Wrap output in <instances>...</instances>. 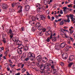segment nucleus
I'll return each mask as SVG.
<instances>
[{"mask_svg":"<svg viewBox=\"0 0 75 75\" xmlns=\"http://www.w3.org/2000/svg\"><path fill=\"white\" fill-rule=\"evenodd\" d=\"M66 17L67 18V23H69L70 22V20H69L70 18H69V15H67Z\"/></svg>","mask_w":75,"mask_h":75,"instance_id":"20","label":"nucleus"},{"mask_svg":"<svg viewBox=\"0 0 75 75\" xmlns=\"http://www.w3.org/2000/svg\"><path fill=\"white\" fill-rule=\"evenodd\" d=\"M63 11L64 14H67V13H68L69 10V8H67V7H63Z\"/></svg>","mask_w":75,"mask_h":75,"instance_id":"2","label":"nucleus"},{"mask_svg":"<svg viewBox=\"0 0 75 75\" xmlns=\"http://www.w3.org/2000/svg\"><path fill=\"white\" fill-rule=\"evenodd\" d=\"M38 29L39 30H41L42 29V27L40 25L38 27Z\"/></svg>","mask_w":75,"mask_h":75,"instance_id":"26","label":"nucleus"},{"mask_svg":"<svg viewBox=\"0 0 75 75\" xmlns=\"http://www.w3.org/2000/svg\"><path fill=\"white\" fill-rule=\"evenodd\" d=\"M8 34V33H10V34H11V35H13V31H12V30L11 29H10L9 30V31L7 33Z\"/></svg>","mask_w":75,"mask_h":75,"instance_id":"22","label":"nucleus"},{"mask_svg":"<svg viewBox=\"0 0 75 75\" xmlns=\"http://www.w3.org/2000/svg\"><path fill=\"white\" fill-rule=\"evenodd\" d=\"M31 19L33 21H35L36 20V18L34 16L31 17Z\"/></svg>","mask_w":75,"mask_h":75,"instance_id":"17","label":"nucleus"},{"mask_svg":"<svg viewBox=\"0 0 75 75\" xmlns=\"http://www.w3.org/2000/svg\"><path fill=\"white\" fill-rule=\"evenodd\" d=\"M23 50L25 51H28V46H25L23 48Z\"/></svg>","mask_w":75,"mask_h":75,"instance_id":"16","label":"nucleus"},{"mask_svg":"<svg viewBox=\"0 0 75 75\" xmlns=\"http://www.w3.org/2000/svg\"><path fill=\"white\" fill-rule=\"evenodd\" d=\"M19 54H22V50L21 49H18L17 50Z\"/></svg>","mask_w":75,"mask_h":75,"instance_id":"23","label":"nucleus"},{"mask_svg":"<svg viewBox=\"0 0 75 75\" xmlns=\"http://www.w3.org/2000/svg\"><path fill=\"white\" fill-rule=\"evenodd\" d=\"M60 13L62 14H63V11H62V10H60Z\"/></svg>","mask_w":75,"mask_h":75,"instance_id":"52","label":"nucleus"},{"mask_svg":"<svg viewBox=\"0 0 75 75\" xmlns=\"http://www.w3.org/2000/svg\"><path fill=\"white\" fill-rule=\"evenodd\" d=\"M42 58V57L41 56V55H39L37 57L36 59L37 61H40Z\"/></svg>","mask_w":75,"mask_h":75,"instance_id":"11","label":"nucleus"},{"mask_svg":"<svg viewBox=\"0 0 75 75\" xmlns=\"http://www.w3.org/2000/svg\"><path fill=\"white\" fill-rule=\"evenodd\" d=\"M74 21H75V18L71 19L72 22Z\"/></svg>","mask_w":75,"mask_h":75,"instance_id":"56","label":"nucleus"},{"mask_svg":"<svg viewBox=\"0 0 75 75\" xmlns=\"http://www.w3.org/2000/svg\"><path fill=\"white\" fill-rule=\"evenodd\" d=\"M61 66H62V67H63V66L64 65V63L63 62H61Z\"/></svg>","mask_w":75,"mask_h":75,"instance_id":"44","label":"nucleus"},{"mask_svg":"<svg viewBox=\"0 0 75 75\" xmlns=\"http://www.w3.org/2000/svg\"><path fill=\"white\" fill-rule=\"evenodd\" d=\"M66 45L65 44V43H62L60 45V47H62V48H64V47H65Z\"/></svg>","mask_w":75,"mask_h":75,"instance_id":"19","label":"nucleus"},{"mask_svg":"<svg viewBox=\"0 0 75 75\" xmlns=\"http://www.w3.org/2000/svg\"><path fill=\"white\" fill-rule=\"evenodd\" d=\"M21 29L22 31H24V28H23V27H22Z\"/></svg>","mask_w":75,"mask_h":75,"instance_id":"61","label":"nucleus"},{"mask_svg":"<svg viewBox=\"0 0 75 75\" xmlns=\"http://www.w3.org/2000/svg\"><path fill=\"white\" fill-rule=\"evenodd\" d=\"M9 11L10 12H13V11H14V9L11 8H9Z\"/></svg>","mask_w":75,"mask_h":75,"instance_id":"32","label":"nucleus"},{"mask_svg":"<svg viewBox=\"0 0 75 75\" xmlns=\"http://www.w3.org/2000/svg\"><path fill=\"white\" fill-rule=\"evenodd\" d=\"M61 15L59 14L58 15V16L57 15H56L54 16L56 18H58L59 17H61Z\"/></svg>","mask_w":75,"mask_h":75,"instance_id":"31","label":"nucleus"},{"mask_svg":"<svg viewBox=\"0 0 75 75\" xmlns=\"http://www.w3.org/2000/svg\"><path fill=\"white\" fill-rule=\"evenodd\" d=\"M67 43L68 44H71V42H70V41H69L67 42Z\"/></svg>","mask_w":75,"mask_h":75,"instance_id":"64","label":"nucleus"},{"mask_svg":"<svg viewBox=\"0 0 75 75\" xmlns=\"http://www.w3.org/2000/svg\"><path fill=\"white\" fill-rule=\"evenodd\" d=\"M27 71V70L26 69H25V68H23L22 70V73H24L25 71Z\"/></svg>","mask_w":75,"mask_h":75,"instance_id":"30","label":"nucleus"},{"mask_svg":"<svg viewBox=\"0 0 75 75\" xmlns=\"http://www.w3.org/2000/svg\"><path fill=\"white\" fill-rule=\"evenodd\" d=\"M50 34H52L51 33V31H48L46 32V33L45 34L46 35H49L50 34Z\"/></svg>","mask_w":75,"mask_h":75,"instance_id":"14","label":"nucleus"},{"mask_svg":"<svg viewBox=\"0 0 75 75\" xmlns=\"http://www.w3.org/2000/svg\"><path fill=\"white\" fill-rule=\"evenodd\" d=\"M44 58H45V60H46V62H47V61H48V59H47V57H45Z\"/></svg>","mask_w":75,"mask_h":75,"instance_id":"46","label":"nucleus"},{"mask_svg":"<svg viewBox=\"0 0 75 75\" xmlns=\"http://www.w3.org/2000/svg\"><path fill=\"white\" fill-rule=\"evenodd\" d=\"M13 35H11H11H10V38H11H11H12V37H13Z\"/></svg>","mask_w":75,"mask_h":75,"instance_id":"41","label":"nucleus"},{"mask_svg":"<svg viewBox=\"0 0 75 75\" xmlns=\"http://www.w3.org/2000/svg\"><path fill=\"white\" fill-rule=\"evenodd\" d=\"M13 41L14 42H16L17 41V39L16 38H13Z\"/></svg>","mask_w":75,"mask_h":75,"instance_id":"36","label":"nucleus"},{"mask_svg":"<svg viewBox=\"0 0 75 75\" xmlns=\"http://www.w3.org/2000/svg\"><path fill=\"white\" fill-rule=\"evenodd\" d=\"M53 72H54V74L55 73H56V70L55 69H53Z\"/></svg>","mask_w":75,"mask_h":75,"instance_id":"45","label":"nucleus"},{"mask_svg":"<svg viewBox=\"0 0 75 75\" xmlns=\"http://www.w3.org/2000/svg\"><path fill=\"white\" fill-rule=\"evenodd\" d=\"M62 57L64 59H65L68 58V54L66 53H64L63 54Z\"/></svg>","mask_w":75,"mask_h":75,"instance_id":"3","label":"nucleus"},{"mask_svg":"<svg viewBox=\"0 0 75 75\" xmlns=\"http://www.w3.org/2000/svg\"><path fill=\"white\" fill-rule=\"evenodd\" d=\"M7 51H9V49H8V50H6V52H5V54H7Z\"/></svg>","mask_w":75,"mask_h":75,"instance_id":"47","label":"nucleus"},{"mask_svg":"<svg viewBox=\"0 0 75 75\" xmlns=\"http://www.w3.org/2000/svg\"><path fill=\"white\" fill-rule=\"evenodd\" d=\"M61 20H62V18L59 19L58 20V21H61Z\"/></svg>","mask_w":75,"mask_h":75,"instance_id":"63","label":"nucleus"},{"mask_svg":"<svg viewBox=\"0 0 75 75\" xmlns=\"http://www.w3.org/2000/svg\"><path fill=\"white\" fill-rule=\"evenodd\" d=\"M29 59V58H26L25 59V61H28V60Z\"/></svg>","mask_w":75,"mask_h":75,"instance_id":"51","label":"nucleus"},{"mask_svg":"<svg viewBox=\"0 0 75 75\" xmlns=\"http://www.w3.org/2000/svg\"><path fill=\"white\" fill-rule=\"evenodd\" d=\"M14 3L12 4L11 6L12 7H14Z\"/></svg>","mask_w":75,"mask_h":75,"instance_id":"55","label":"nucleus"},{"mask_svg":"<svg viewBox=\"0 0 75 75\" xmlns=\"http://www.w3.org/2000/svg\"><path fill=\"white\" fill-rule=\"evenodd\" d=\"M2 7L3 9H6L8 8V6L7 4H3L2 5Z\"/></svg>","mask_w":75,"mask_h":75,"instance_id":"5","label":"nucleus"},{"mask_svg":"<svg viewBox=\"0 0 75 75\" xmlns=\"http://www.w3.org/2000/svg\"><path fill=\"white\" fill-rule=\"evenodd\" d=\"M64 35H65L66 38H68V37L67 36V34L66 33H64Z\"/></svg>","mask_w":75,"mask_h":75,"instance_id":"42","label":"nucleus"},{"mask_svg":"<svg viewBox=\"0 0 75 75\" xmlns=\"http://www.w3.org/2000/svg\"><path fill=\"white\" fill-rule=\"evenodd\" d=\"M74 57L73 56L71 55L70 56L69 58V61H73V59H74Z\"/></svg>","mask_w":75,"mask_h":75,"instance_id":"15","label":"nucleus"},{"mask_svg":"<svg viewBox=\"0 0 75 75\" xmlns=\"http://www.w3.org/2000/svg\"><path fill=\"white\" fill-rule=\"evenodd\" d=\"M72 4H70V5H69L67 6L68 7H70V8H72Z\"/></svg>","mask_w":75,"mask_h":75,"instance_id":"35","label":"nucleus"},{"mask_svg":"<svg viewBox=\"0 0 75 75\" xmlns=\"http://www.w3.org/2000/svg\"><path fill=\"white\" fill-rule=\"evenodd\" d=\"M42 30L43 32H45L46 31V29L44 28Z\"/></svg>","mask_w":75,"mask_h":75,"instance_id":"48","label":"nucleus"},{"mask_svg":"<svg viewBox=\"0 0 75 75\" xmlns=\"http://www.w3.org/2000/svg\"><path fill=\"white\" fill-rule=\"evenodd\" d=\"M20 75V73L19 72L17 74H16L15 75Z\"/></svg>","mask_w":75,"mask_h":75,"instance_id":"58","label":"nucleus"},{"mask_svg":"<svg viewBox=\"0 0 75 75\" xmlns=\"http://www.w3.org/2000/svg\"><path fill=\"white\" fill-rule=\"evenodd\" d=\"M18 8H19V11H18V13H21V12H22V9L23 8V7L21 6H18Z\"/></svg>","mask_w":75,"mask_h":75,"instance_id":"8","label":"nucleus"},{"mask_svg":"<svg viewBox=\"0 0 75 75\" xmlns=\"http://www.w3.org/2000/svg\"><path fill=\"white\" fill-rule=\"evenodd\" d=\"M67 47H66V48L64 49V50L65 52H67V51L68 50V48H67Z\"/></svg>","mask_w":75,"mask_h":75,"instance_id":"28","label":"nucleus"},{"mask_svg":"<svg viewBox=\"0 0 75 75\" xmlns=\"http://www.w3.org/2000/svg\"><path fill=\"white\" fill-rule=\"evenodd\" d=\"M8 62H9L10 63H11V64H13V63L12 62L11 60L10 59H9L8 60Z\"/></svg>","mask_w":75,"mask_h":75,"instance_id":"38","label":"nucleus"},{"mask_svg":"<svg viewBox=\"0 0 75 75\" xmlns=\"http://www.w3.org/2000/svg\"><path fill=\"white\" fill-rule=\"evenodd\" d=\"M9 65H10V67H11L12 68H13V67H14V66H13V65H12V64H10Z\"/></svg>","mask_w":75,"mask_h":75,"instance_id":"49","label":"nucleus"},{"mask_svg":"<svg viewBox=\"0 0 75 75\" xmlns=\"http://www.w3.org/2000/svg\"><path fill=\"white\" fill-rule=\"evenodd\" d=\"M38 35L39 36H42L43 35V33H42V31H41L40 32H38Z\"/></svg>","mask_w":75,"mask_h":75,"instance_id":"24","label":"nucleus"},{"mask_svg":"<svg viewBox=\"0 0 75 75\" xmlns=\"http://www.w3.org/2000/svg\"><path fill=\"white\" fill-rule=\"evenodd\" d=\"M24 64H23L22 65V66L21 67V68H23V67H24Z\"/></svg>","mask_w":75,"mask_h":75,"instance_id":"54","label":"nucleus"},{"mask_svg":"<svg viewBox=\"0 0 75 75\" xmlns=\"http://www.w3.org/2000/svg\"><path fill=\"white\" fill-rule=\"evenodd\" d=\"M55 18H54V17L52 16V20H54Z\"/></svg>","mask_w":75,"mask_h":75,"instance_id":"62","label":"nucleus"},{"mask_svg":"<svg viewBox=\"0 0 75 75\" xmlns=\"http://www.w3.org/2000/svg\"><path fill=\"white\" fill-rule=\"evenodd\" d=\"M16 44L17 45H18V46L20 45H22V42L18 40V41L16 42Z\"/></svg>","mask_w":75,"mask_h":75,"instance_id":"9","label":"nucleus"},{"mask_svg":"<svg viewBox=\"0 0 75 75\" xmlns=\"http://www.w3.org/2000/svg\"><path fill=\"white\" fill-rule=\"evenodd\" d=\"M40 15L39 14H38L36 16V18L37 20L40 21Z\"/></svg>","mask_w":75,"mask_h":75,"instance_id":"13","label":"nucleus"},{"mask_svg":"<svg viewBox=\"0 0 75 75\" xmlns=\"http://www.w3.org/2000/svg\"><path fill=\"white\" fill-rule=\"evenodd\" d=\"M45 66V69H50V66H49V65L48 63H46L44 64Z\"/></svg>","mask_w":75,"mask_h":75,"instance_id":"4","label":"nucleus"},{"mask_svg":"<svg viewBox=\"0 0 75 75\" xmlns=\"http://www.w3.org/2000/svg\"><path fill=\"white\" fill-rule=\"evenodd\" d=\"M7 71H10V68H9V67H8L7 68Z\"/></svg>","mask_w":75,"mask_h":75,"instance_id":"53","label":"nucleus"},{"mask_svg":"<svg viewBox=\"0 0 75 75\" xmlns=\"http://www.w3.org/2000/svg\"><path fill=\"white\" fill-rule=\"evenodd\" d=\"M40 69H41V70H44V69H45V66H44V64H42L41 66Z\"/></svg>","mask_w":75,"mask_h":75,"instance_id":"21","label":"nucleus"},{"mask_svg":"<svg viewBox=\"0 0 75 75\" xmlns=\"http://www.w3.org/2000/svg\"><path fill=\"white\" fill-rule=\"evenodd\" d=\"M26 73H27V75H33V74H30L28 71H26Z\"/></svg>","mask_w":75,"mask_h":75,"instance_id":"50","label":"nucleus"},{"mask_svg":"<svg viewBox=\"0 0 75 75\" xmlns=\"http://www.w3.org/2000/svg\"><path fill=\"white\" fill-rule=\"evenodd\" d=\"M74 15H73L70 14V15H69V17H71V20H72V19H74Z\"/></svg>","mask_w":75,"mask_h":75,"instance_id":"25","label":"nucleus"},{"mask_svg":"<svg viewBox=\"0 0 75 75\" xmlns=\"http://www.w3.org/2000/svg\"><path fill=\"white\" fill-rule=\"evenodd\" d=\"M32 31H33V32L35 31V28L34 27H33L32 28Z\"/></svg>","mask_w":75,"mask_h":75,"instance_id":"33","label":"nucleus"},{"mask_svg":"<svg viewBox=\"0 0 75 75\" xmlns=\"http://www.w3.org/2000/svg\"><path fill=\"white\" fill-rule=\"evenodd\" d=\"M55 49H56L57 50L59 48H58V46L57 45H56L55 46Z\"/></svg>","mask_w":75,"mask_h":75,"instance_id":"40","label":"nucleus"},{"mask_svg":"<svg viewBox=\"0 0 75 75\" xmlns=\"http://www.w3.org/2000/svg\"><path fill=\"white\" fill-rule=\"evenodd\" d=\"M43 3L45 5H46V4H47V3H49V0H45L44 1Z\"/></svg>","mask_w":75,"mask_h":75,"instance_id":"18","label":"nucleus"},{"mask_svg":"<svg viewBox=\"0 0 75 75\" xmlns=\"http://www.w3.org/2000/svg\"><path fill=\"white\" fill-rule=\"evenodd\" d=\"M28 57L29 58V59L31 61H34V59L35 57V54L34 53L32 54L31 52H29L28 54Z\"/></svg>","mask_w":75,"mask_h":75,"instance_id":"1","label":"nucleus"},{"mask_svg":"<svg viewBox=\"0 0 75 75\" xmlns=\"http://www.w3.org/2000/svg\"><path fill=\"white\" fill-rule=\"evenodd\" d=\"M13 33V35H16V31L13 30L12 31Z\"/></svg>","mask_w":75,"mask_h":75,"instance_id":"37","label":"nucleus"},{"mask_svg":"<svg viewBox=\"0 0 75 75\" xmlns=\"http://www.w3.org/2000/svg\"><path fill=\"white\" fill-rule=\"evenodd\" d=\"M40 20H45V18L44 17V16L43 15H40Z\"/></svg>","mask_w":75,"mask_h":75,"instance_id":"10","label":"nucleus"},{"mask_svg":"<svg viewBox=\"0 0 75 75\" xmlns=\"http://www.w3.org/2000/svg\"><path fill=\"white\" fill-rule=\"evenodd\" d=\"M52 36H53L52 34H51L50 38H48L46 40V41H47V42H49L50 41V39L51 40L52 39Z\"/></svg>","mask_w":75,"mask_h":75,"instance_id":"7","label":"nucleus"},{"mask_svg":"<svg viewBox=\"0 0 75 75\" xmlns=\"http://www.w3.org/2000/svg\"><path fill=\"white\" fill-rule=\"evenodd\" d=\"M64 24V22L63 21H62L60 22V24L61 25H63Z\"/></svg>","mask_w":75,"mask_h":75,"instance_id":"39","label":"nucleus"},{"mask_svg":"<svg viewBox=\"0 0 75 75\" xmlns=\"http://www.w3.org/2000/svg\"><path fill=\"white\" fill-rule=\"evenodd\" d=\"M21 70V69H16V71H20Z\"/></svg>","mask_w":75,"mask_h":75,"instance_id":"59","label":"nucleus"},{"mask_svg":"<svg viewBox=\"0 0 75 75\" xmlns=\"http://www.w3.org/2000/svg\"><path fill=\"white\" fill-rule=\"evenodd\" d=\"M72 65H73V63H70L68 64V67L69 68H71Z\"/></svg>","mask_w":75,"mask_h":75,"instance_id":"27","label":"nucleus"},{"mask_svg":"<svg viewBox=\"0 0 75 75\" xmlns=\"http://www.w3.org/2000/svg\"><path fill=\"white\" fill-rule=\"evenodd\" d=\"M3 41L4 43H6V39H5V38H3Z\"/></svg>","mask_w":75,"mask_h":75,"instance_id":"34","label":"nucleus"},{"mask_svg":"<svg viewBox=\"0 0 75 75\" xmlns=\"http://www.w3.org/2000/svg\"><path fill=\"white\" fill-rule=\"evenodd\" d=\"M40 26V23H38L36 24V27H38Z\"/></svg>","mask_w":75,"mask_h":75,"instance_id":"29","label":"nucleus"},{"mask_svg":"<svg viewBox=\"0 0 75 75\" xmlns=\"http://www.w3.org/2000/svg\"><path fill=\"white\" fill-rule=\"evenodd\" d=\"M47 29H48L49 30H51V28H50V27H48L47 28Z\"/></svg>","mask_w":75,"mask_h":75,"instance_id":"60","label":"nucleus"},{"mask_svg":"<svg viewBox=\"0 0 75 75\" xmlns=\"http://www.w3.org/2000/svg\"><path fill=\"white\" fill-rule=\"evenodd\" d=\"M30 7L28 5H26L25 6V10L26 11H28L30 10Z\"/></svg>","mask_w":75,"mask_h":75,"instance_id":"6","label":"nucleus"},{"mask_svg":"<svg viewBox=\"0 0 75 75\" xmlns=\"http://www.w3.org/2000/svg\"><path fill=\"white\" fill-rule=\"evenodd\" d=\"M70 39L71 40L72 42H73V41H74V39H73V38H70Z\"/></svg>","mask_w":75,"mask_h":75,"instance_id":"57","label":"nucleus"},{"mask_svg":"<svg viewBox=\"0 0 75 75\" xmlns=\"http://www.w3.org/2000/svg\"><path fill=\"white\" fill-rule=\"evenodd\" d=\"M23 47H24V45H23L22 44L19 45L18 47V48L19 50H21V49H22L23 48Z\"/></svg>","mask_w":75,"mask_h":75,"instance_id":"12","label":"nucleus"},{"mask_svg":"<svg viewBox=\"0 0 75 75\" xmlns=\"http://www.w3.org/2000/svg\"><path fill=\"white\" fill-rule=\"evenodd\" d=\"M56 40V39H54V38H52V41H53V42H54Z\"/></svg>","mask_w":75,"mask_h":75,"instance_id":"43","label":"nucleus"}]
</instances>
